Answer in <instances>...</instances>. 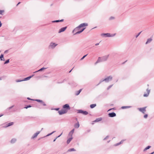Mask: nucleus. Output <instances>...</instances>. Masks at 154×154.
<instances>
[{
    "mask_svg": "<svg viewBox=\"0 0 154 154\" xmlns=\"http://www.w3.org/2000/svg\"><path fill=\"white\" fill-rule=\"evenodd\" d=\"M102 119V118H99L97 119L94 122H97L101 121Z\"/></svg>",
    "mask_w": 154,
    "mask_h": 154,
    "instance_id": "dca6fc26",
    "label": "nucleus"
},
{
    "mask_svg": "<svg viewBox=\"0 0 154 154\" xmlns=\"http://www.w3.org/2000/svg\"><path fill=\"white\" fill-rule=\"evenodd\" d=\"M35 100L36 101L38 102H40L41 103L42 102V101H43L42 100H39V99H36Z\"/></svg>",
    "mask_w": 154,
    "mask_h": 154,
    "instance_id": "7c9ffc66",
    "label": "nucleus"
},
{
    "mask_svg": "<svg viewBox=\"0 0 154 154\" xmlns=\"http://www.w3.org/2000/svg\"><path fill=\"white\" fill-rule=\"evenodd\" d=\"M34 75L33 74V75H30L27 77L24 78L23 79V81H25L29 80L32 77H33Z\"/></svg>",
    "mask_w": 154,
    "mask_h": 154,
    "instance_id": "ddd939ff",
    "label": "nucleus"
},
{
    "mask_svg": "<svg viewBox=\"0 0 154 154\" xmlns=\"http://www.w3.org/2000/svg\"><path fill=\"white\" fill-rule=\"evenodd\" d=\"M46 68H44V67H43L41 68V69H39V70H38L34 72V73H35L36 72H39V71H42L43 70L45 69H46Z\"/></svg>",
    "mask_w": 154,
    "mask_h": 154,
    "instance_id": "f3484780",
    "label": "nucleus"
},
{
    "mask_svg": "<svg viewBox=\"0 0 154 154\" xmlns=\"http://www.w3.org/2000/svg\"><path fill=\"white\" fill-rule=\"evenodd\" d=\"M112 109H109V110L108 111H110V110H112Z\"/></svg>",
    "mask_w": 154,
    "mask_h": 154,
    "instance_id": "e2e57ef3",
    "label": "nucleus"
},
{
    "mask_svg": "<svg viewBox=\"0 0 154 154\" xmlns=\"http://www.w3.org/2000/svg\"><path fill=\"white\" fill-rule=\"evenodd\" d=\"M57 138V137H56L53 140L54 142L55 141L56 139Z\"/></svg>",
    "mask_w": 154,
    "mask_h": 154,
    "instance_id": "13d9d810",
    "label": "nucleus"
},
{
    "mask_svg": "<svg viewBox=\"0 0 154 154\" xmlns=\"http://www.w3.org/2000/svg\"><path fill=\"white\" fill-rule=\"evenodd\" d=\"M44 106H46V104L44 103V102L43 101H42V102L41 103Z\"/></svg>",
    "mask_w": 154,
    "mask_h": 154,
    "instance_id": "37998d69",
    "label": "nucleus"
},
{
    "mask_svg": "<svg viewBox=\"0 0 154 154\" xmlns=\"http://www.w3.org/2000/svg\"><path fill=\"white\" fill-rule=\"evenodd\" d=\"M146 107H145L143 108H138V109L140 111L142 112L144 114L146 111Z\"/></svg>",
    "mask_w": 154,
    "mask_h": 154,
    "instance_id": "0eeeda50",
    "label": "nucleus"
},
{
    "mask_svg": "<svg viewBox=\"0 0 154 154\" xmlns=\"http://www.w3.org/2000/svg\"><path fill=\"white\" fill-rule=\"evenodd\" d=\"M112 109H115V108H112Z\"/></svg>",
    "mask_w": 154,
    "mask_h": 154,
    "instance_id": "338daca9",
    "label": "nucleus"
},
{
    "mask_svg": "<svg viewBox=\"0 0 154 154\" xmlns=\"http://www.w3.org/2000/svg\"><path fill=\"white\" fill-rule=\"evenodd\" d=\"M88 54H87L84 56L81 59V60H83L87 55Z\"/></svg>",
    "mask_w": 154,
    "mask_h": 154,
    "instance_id": "58836bf2",
    "label": "nucleus"
},
{
    "mask_svg": "<svg viewBox=\"0 0 154 154\" xmlns=\"http://www.w3.org/2000/svg\"><path fill=\"white\" fill-rule=\"evenodd\" d=\"M148 117V115L147 114H145L144 116V118L145 119H146Z\"/></svg>",
    "mask_w": 154,
    "mask_h": 154,
    "instance_id": "a18cd8bd",
    "label": "nucleus"
},
{
    "mask_svg": "<svg viewBox=\"0 0 154 154\" xmlns=\"http://www.w3.org/2000/svg\"><path fill=\"white\" fill-rule=\"evenodd\" d=\"M78 113H81L83 114V111L82 110H78Z\"/></svg>",
    "mask_w": 154,
    "mask_h": 154,
    "instance_id": "cd10ccee",
    "label": "nucleus"
},
{
    "mask_svg": "<svg viewBox=\"0 0 154 154\" xmlns=\"http://www.w3.org/2000/svg\"><path fill=\"white\" fill-rule=\"evenodd\" d=\"M110 141V140H109V141H108L107 142H108V143H109V142Z\"/></svg>",
    "mask_w": 154,
    "mask_h": 154,
    "instance_id": "69168bd1",
    "label": "nucleus"
},
{
    "mask_svg": "<svg viewBox=\"0 0 154 154\" xmlns=\"http://www.w3.org/2000/svg\"><path fill=\"white\" fill-rule=\"evenodd\" d=\"M58 112L60 115H61L64 114H65L67 112V111L63 109H61L60 111H59Z\"/></svg>",
    "mask_w": 154,
    "mask_h": 154,
    "instance_id": "423d86ee",
    "label": "nucleus"
},
{
    "mask_svg": "<svg viewBox=\"0 0 154 154\" xmlns=\"http://www.w3.org/2000/svg\"><path fill=\"white\" fill-rule=\"evenodd\" d=\"M152 38L150 37V38L147 39L146 42V44L150 43L152 41Z\"/></svg>",
    "mask_w": 154,
    "mask_h": 154,
    "instance_id": "4468645a",
    "label": "nucleus"
},
{
    "mask_svg": "<svg viewBox=\"0 0 154 154\" xmlns=\"http://www.w3.org/2000/svg\"><path fill=\"white\" fill-rule=\"evenodd\" d=\"M69 151H75V150L74 148H71L70 149Z\"/></svg>",
    "mask_w": 154,
    "mask_h": 154,
    "instance_id": "e433bc0d",
    "label": "nucleus"
},
{
    "mask_svg": "<svg viewBox=\"0 0 154 154\" xmlns=\"http://www.w3.org/2000/svg\"><path fill=\"white\" fill-rule=\"evenodd\" d=\"M59 108H57L55 109L57 111H58L59 110Z\"/></svg>",
    "mask_w": 154,
    "mask_h": 154,
    "instance_id": "864d4df0",
    "label": "nucleus"
},
{
    "mask_svg": "<svg viewBox=\"0 0 154 154\" xmlns=\"http://www.w3.org/2000/svg\"><path fill=\"white\" fill-rule=\"evenodd\" d=\"M14 106L13 105L11 107H8L6 109V110L7 111H9L10 109H11V108H12L13 107H14Z\"/></svg>",
    "mask_w": 154,
    "mask_h": 154,
    "instance_id": "a878e982",
    "label": "nucleus"
},
{
    "mask_svg": "<svg viewBox=\"0 0 154 154\" xmlns=\"http://www.w3.org/2000/svg\"><path fill=\"white\" fill-rule=\"evenodd\" d=\"M72 69L71 70H70V71H69V73H70V72H71V71L72 70Z\"/></svg>",
    "mask_w": 154,
    "mask_h": 154,
    "instance_id": "680f3d73",
    "label": "nucleus"
},
{
    "mask_svg": "<svg viewBox=\"0 0 154 154\" xmlns=\"http://www.w3.org/2000/svg\"><path fill=\"white\" fill-rule=\"evenodd\" d=\"M151 147V146H148L147 147H146V148H145L143 150V151H145L146 150L149 149Z\"/></svg>",
    "mask_w": 154,
    "mask_h": 154,
    "instance_id": "b1692460",
    "label": "nucleus"
},
{
    "mask_svg": "<svg viewBox=\"0 0 154 154\" xmlns=\"http://www.w3.org/2000/svg\"><path fill=\"white\" fill-rule=\"evenodd\" d=\"M116 35V34H110L109 33H102L101 34V36H105L107 37H113L114 36Z\"/></svg>",
    "mask_w": 154,
    "mask_h": 154,
    "instance_id": "20e7f679",
    "label": "nucleus"
},
{
    "mask_svg": "<svg viewBox=\"0 0 154 154\" xmlns=\"http://www.w3.org/2000/svg\"><path fill=\"white\" fill-rule=\"evenodd\" d=\"M31 107V105H29L27 106H26L25 107H24V108L27 109L28 108Z\"/></svg>",
    "mask_w": 154,
    "mask_h": 154,
    "instance_id": "f704fd0d",
    "label": "nucleus"
},
{
    "mask_svg": "<svg viewBox=\"0 0 154 154\" xmlns=\"http://www.w3.org/2000/svg\"><path fill=\"white\" fill-rule=\"evenodd\" d=\"M4 55L3 54H2L0 56V59L1 60H5L4 58H3Z\"/></svg>",
    "mask_w": 154,
    "mask_h": 154,
    "instance_id": "4be33fe9",
    "label": "nucleus"
},
{
    "mask_svg": "<svg viewBox=\"0 0 154 154\" xmlns=\"http://www.w3.org/2000/svg\"><path fill=\"white\" fill-rule=\"evenodd\" d=\"M104 81V79H102L101 80H100L99 83L98 84V85L101 83L102 82Z\"/></svg>",
    "mask_w": 154,
    "mask_h": 154,
    "instance_id": "c03bdc74",
    "label": "nucleus"
},
{
    "mask_svg": "<svg viewBox=\"0 0 154 154\" xmlns=\"http://www.w3.org/2000/svg\"><path fill=\"white\" fill-rule=\"evenodd\" d=\"M63 108L68 112V110L70 109V107L68 104H65L63 106Z\"/></svg>",
    "mask_w": 154,
    "mask_h": 154,
    "instance_id": "7ed1b4c3",
    "label": "nucleus"
},
{
    "mask_svg": "<svg viewBox=\"0 0 154 154\" xmlns=\"http://www.w3.org/2000/svg\"><path fill=\"white\" fill-rule=\"evenodd\" d=\"M59 22V20H54L52 21V22L53 23H57Z\"/></svg>",
    "mask_w": 154,
    "mask_h": 154,
    "instance_id": "4c0bfd02",
    "label": "nucleus"
},
{
    "mask_svg": "<svg viewBox=\"0 0 154 154\" xmlns=\"http://www.w3.org/2000/svg\"><path fill=\"white\" fill-rule=\"evenodd\" d=\"M17 140L15 138H13L11 139V143H14Z\"/></svg>",
    "mask_w": 154,
    "mask_h": 154,
    "instance_id": "a211bd4d",
    "label": "nucleus"
},
{
    "mask_svg": "<svg viewBox=\"0 0 154 154\" xmlns=\"http://www.w3.org/2000/svg\"><path fill=\"white\" fill-rule=\"evenodd\" d=\"M99 43H97L96 44H95V45L96 46H97V45H99Z\"/></svg>",
    "mask_w": 154,
    "mask_h": 154,
    "instance_id": "5fc2aeb1",
    "label": "nucleus"
},
{
    "mask_svg": "<svg viewBox=\"0 0 154 154\" xmlns=\"http://www.w3.org/2000/svg\"><path fill=\"white\" fill-rule=\"evenodd\" d=\"M88 114V112L86 111H83V114L84 115H87Z\"/></svg>",
    "mask_w": 154,
    "mask_h": 154,
    "instance_id": "c756f323",
    "label": "nucleus"
},
{
    "mask_svg": "<svg viewBox=\"0 0 154 154\" xmlns=\"http://www.w3.org/2000/svg\"><path fill=\"white\" fill-rule=\"evenodd\" d=\"M114 17H110L109 20H111L114 19Z\"/></svg>",
    "mask_w": 154,
    "mask_h": 154,
    "instance_id": "09e8293b",
    "label": "nucleus"
},
{
    "mask_svg": "<svg viewBox=\"0 0 154 154\" xmlns=\"http://www.w3.org/2000/svg\"><path fill=\"white\" fill-rule=\"evenodd\" d=\"M141 31L140 32H139L137 35L136 36V37L137 38L139 35H140V34L141 33Z\"/></svg>",
    "mask_w": 154,
    "mask_h": 154,
    "instance_id": "79ce46f5",
    "label": "nucleus"
},
{
    "mask_svg": "<svg viewBox=\"0 0 154 154\" xmlns=\"http://www.w3.org/2000/svg\"><path fill=\"white\" fill-rule=\"evenodd\" d=\"M55 132V131H54L52 132V133L48 134L46 136H50V135H51L53 133H54Z\"/></svg>",
    "mask_w": 154,
    "mask_h": 154,
    "instance_id": "ea45409f",
    "label": "nucleus"
},
{
    "mask_svg": "<svg viewBox=\"0 0 154 154\" xmlns=\"http://www.w3.org/2000/svg\"><path fill=\"white\" fill-rule=\"evenodd\" d=\"M85 28H84L83 29H82L81 31V32H82L84 30V29H85Z\"/></svg>",
    "mask_w": 154,
    "mask_h": 154,
    "instance_id": "8fccbe9b",
    "label": "nucleus"
},
{
    "mask_svg": "<svg viewBox=\"0 0 154 154\" xmlns=\"http://www.w3.org/2000/svg\"><path fill=\"white\" fill-rule=\"evenodd\" d=\"M40 131H38L37 132H36V133L34 134L33 135L32 137V139H33L35 138L40 133Z\"/></svg>",
    "mask_w": 154,
    "mask_h": 154,
    "instance_id": "9b49d317",
    "label": "nucleus"
},
{
    "mask_svg": "<svg viewBox=\"0 0 154 154\" xmlns=\"http://www.w3.org/2000/svg\"><path fill=\"white\" fill-rule=\"evenodd\" d=\"M74 127L75 128H78L79 127V124L78 122L76 123H75L74 125Z\"/></svg>",
    "mask_w": 154,
    "mask_h": 154,
    "instance_id": "2eb2a0df",
    "label": "nucleus"
},
{
    "mask_svg": "<svg viewBox=\"0 0 154 154\" xmlns=\"http://www.w3.org/2000/svg\"><path fill=\"white\" fill-rule=\"evenodd\" d=\"M27 99L29 100H33L30 99L29 97H27Z\"/></svg>",
    "mask_w": 154,
    "mask_h": 154,
    "instance_id": "603ef678",
    "label": "nucleus"
},
{
    "mask_svg": "<svg viewBox=\"0 0 154 154\" xmlns=\"http://www.w3.org/2000/svg\"><path fill=\"white\" fill-rule=\"evenodd\" d=\"M154 153V152H153L152 153H150V154H153Z\"/></svg>",
    "mask_w": 154,
    "mask_h": 154,
    "instance_id": "052dcab7",
    "label": "nucleus"
},
{
    "mask_svg": "<svg viewBox=\"0 0 154 154\" xmlns=\"http://www.w3.org/2000/svg\"><path fill=\"white\" fill-rule=\"evenodd\" d=\"M96 106V104H92L90 105V107L92 109L95 107Z\"/></svg>",
    "mask_w": 154,
    "mask_h": 154,
    "instance_id": "412c9836",
    "label": "nucleus"
},
{
    "mask_svg": "<svg viewBox=\"0 0 154 154\" xmlns=\"http://www.w3.org/2000/svg\"><path fill=\"white\" fill-rule=\"evenodd\" d=\"M81 32H82L81 30L79 31H78L75 34H74V35L79 34H80V33H81Z\"/></svg>",
    "mask_w": 154,
    "mask_h": 154,
    "instance_id": "2f4dec72",
    "label": "nucleus"
},
{
    "mask_svg": "<svg viewBox=\"0 0 154 154\" xmlns=\"http://www.w3.org/2000/svg\"><path fill=\"white\" fill-rule=\"evenodd\" d=\"M23 81V80H16V82H22V81Z\"/></svg>",
    "mask_w": 154,
    "mask_h": 154,
    "instance_id": "c9c22d12",
    "label": "nucleus"
},
{
    "mask_svg": "<svg viewBox=\"0 0 154 154\" xmlns=\"http://www.w3.org/2000/svg\"><path fill=\"white\" fill-rule=\"evenodd\" d=\"M131 106H122L121 107V108L122 109H126V108H130Z\"/></svg>",
    "mask_w": 154,
    "mask_h": 154,
    "instance_id": "393cba45",
    "label": "nucleus"
},
{
    "mask_svg": "<svg viewBox=\"0 0 154 154\" xmlns=\"http://www.w3.org/2000/svg\"><path fill=\"white\" fill-rule=\"evenodd\" d=\"M109 137V136H107L103 140H106V139H107Z\"/></svg>",
    "mask_w": 154,
    "mask_h": 154,
    "instance_id": "de8ad7c7",
    "label": "nucleus"
},
{
    "mask_svg": "<svg viewBox=\"0 0 154 154\" xmlns=\"http://www.w3.org/2000/svg\"><path fill=\"white\" fill-rule=\"evenodd\" d=\"M57 45V44H56L55 43L51 42L50 44L49 47L53 49Z\"/></svg>",
    "mask_w": 154,
    "mask_h": 154,
    "instance_id": "6e6552de",
    "label": "nucleus"
},
{
    "mask_svg": "<svg viewBox=\"0 0 154 154\" xmlns=\"http://www.w3.org/2000/svg\"><path fill=\"white\" fill-rule=\"evenodd\" d=\"M74 129H73L70 131V132H71V133L73 134L74 131Z\"/></svg>",
    "mask_w": 154,
    "mask_h": 154,
    "instance_id": "49530a36",
    "label": "nucleus"
},
{
    "mask_svg": "<svg viewBox=\"0 0 154 154\" xmlns=\"http://www.w3.org/2000/svg\"><path fill=\"white\" fill-rule=\"evenodd\" d=\"M13 124H14V123L13 122H11L9 123L7 125V126L6 127H8L10 126H11V125H13Z\"/></svg>",
    "mask_w": 154,
    "mask_h": 154,
    "instance_id": "5701e85b",
    "label": "nucleus"
},
{
    "mask_svg": "<svg viewBox=\"0 0 154 154\" xmlns=\"http://www.w3.org/2000/svg\"><path fill=\"white\" fill-rule=\"evenodd\" d=\"M73 134H72V133H71V132H70L69 134L68 135L70 137H72V136Z\"/></svg>",
    "mask_w": 154,
    "mask_h": 154,
    "instance_id": "473e14b6",
    "label": "nucleus"
},
{
    "mask_svg": "<svg viewBox=\"0 0 154 154\" xmlns=\"http://www.w3.org/2000/svg\"><path fill=\"white\" fill-rule=\"evenodd\" d=\"M109 57V55L104 56L102 57H99L97 61L95 63V64L96 65L99 63L106 61L107 60Z\"/></svg>",
    "mask_w": 154,
    "mask_h": 154,
    "instance_id": "f257e3e1",
    "label": "nucleus"
},
{
    "mask_svg": "<svg viewBox=\"0 0 154 154\" xmlns=\"http://www.w3.org/2000/svg\"><path fill=\"white\" fill-rule=\"evenodd\" d=\"M112 79V77L111 76H109L107 78L104 79V81L106 82H108L109 81H111Z\"/></svg>",
    "mask_w": 154,
    "mask_h": 154,
    "instance_id": "39448f33",
    "label": "nucleus"
},
{
    "mask_svg": "<svg viewBox=\"0 0 154 154\" xmlns=\"http://www.w3.org/2000/svg\"><path fill=\"white\" fill-rule=\"evenodd\" d=\"M4 12V10H0V14L2 15H3V13Z\"/></svg>",
    "mask_w": 154,
    "mask_h": 154,
    "instance_id": "c85d7f7f",
    "label": "nucleus"
},
{
    "mask_svg": "<svg viewBox=\"0 0 154 154\" xmlns=\"http://www.w3.org/2000/svg\"><path fill=\"white\" fill-rule=\"evenodd\" d=\"M64 20L63 19H62L60 20H59V22H62Z\"/></svg>",
    "mask_w": 154,
    "mask_h": 154,
    "instance_id": "3c124183",
    "label": "nucleus"
},
{
    "mask_svg": "<svg viewBox=\"0 0 154 154\" xmlns=\"http://www.w3.org/2000/svg\"><path fill=\"white\" fill-rule=\"evenodd\" d=\"M43 129V128H42L41 129V130H42Z\"/></svg>",
    "mask_w": 154,
    "mask_h": 154,
    "instance_id": "774afa93",
    "label": "nucleus"
},
{
    "mask_svg": "<svg viewBox=\"0 0 154 154\" xmlns=\"http://www.w3.org/2000/svg\"><path fill=\"white\" fill-rule=\"evenodd\" d=\"M88 26V24L86 23H84L80 24L73 31V32L77 31L81 27H83Z\"/></svg>",
    "mask_w": 154,
    "mask_h": 154,
    "instance_id": "f03ea898",
    "label": "nucleus"
},
{
    "mask_svg": "<svg viewBox=\"0 0 154 154\" xmlns=\"http://www.w3.org/2000/svg\"><path fill=\"white\" fill-rule=\"evenodd\" d=\"M82 90V89H81L78 91H77L76 92L75 95H79L80 92Z\"/></svg>",
    "mask_w": 154,
    "mask_h": 154,
    "instance_id": "aec40b11",
    "label": "nucleus"
},
{
    "mask_svg": "<svg viewBox=\"0 0 154 154\" xmlns=\"http://www.w3.org/2000/svg\"><path fill=\"white\" fill-rule=\"evenodd\" d=\"M2 25V23H1V21H0V27Z\"/></svg>",
    "mask_w": 154,
    "mask_h": 154,
    "instance_id": "6e6d98bb",
    "label": "nucleus"
},
{
    "mask_svg": "<svg viewBox=\"0 0 154 154\" xmlns=\"http://www.w3.org/2000/svg\"><path fill=\"white\" fill-rule=\"evenodd\" d=\"M20 3V2H19L17 5V6Z\"/></svg>",
    "mask_w": 154,
    "mask_h": 154,
    "instance_id": "bf43d9fd",
    "label": "nucleus"
},
{
    "mask_svg": "<svg viewBox=\"0 0 154 154\" xmlns=\"http://www.w3.org/2000/svg\"><path fill=\"white\" fill-rule=\"evenodd\" d=\"M123 142V140H121L120 142L116 144H115V146H118V145H119V144H121V143H122Z\"/></svg>",
    "mask_w": 154,
    "mask_h": 154,
    "instance_id": "bb28decb",
    "label": "nucleus"
},
{
    "mask_svg": "<svg viewBox=\"0 0 154 154\" xmlns=\"http://www.w3.org/2000/svg\"><path fill=\"white\" fill-rule=\"evenodd\" d=\"M66 28H67L66 26L61 28L59 30L58 33H60L62 32H64L66 29Z\"/></svg>",
    "mask_w": 154,
    "mask_h": 154,
    "instance_id": "9d476101",
    "label": "nucleus"
},
{
    "mask_svg": "<svg viewBox=\"0 0 154 154\" xmlns=\"http://www.w3.org/2000/svg\"><path fill=\"white\" fill-rule=\"evenodd\" d=\"M147 94H144L143 95V96L144 97H148L149 95L150 92V90H149L148 88L146 89Z\"/></svg>",
    "mask_w": 154,
    "mask_h": 154,
    "instance_id": "f8f14e48",
    "label": "nucleus"
},
{
    "mask_svg": "<svg viewBox=\"0 0 154 154\" xmlns=\"http://www.w3.org/2000/svg\"><path fill=\"white\" fill-rule=\"evenodd\" d=\"M62 134V133L60 135H59V136L57 137V138L58 137H59Z\"/></svg>",
    "mask_w": 154,
    "mask_h": 154,
    "instance_id": "4d7b16f0",
    "label": "nucleus"
},
{
    "mask_svg": "<svg viewBox=\"0 0 154 154\" xmlns=\"http://www.w3.org/2000/svg\"><path fill=\"white\" fill-rule=\"evenodd\" d=\"M3 116V115H0V117H1V116Z\"/></svg>",
    "mask_w": 154,
    "mask_h": 154,
    "instance_id": "0e129e2a",
    "label": "nucleus"
},
{
    "mask_svg": "<svg viewBox=\"0 0 154 154\" xmlns=\"http://www.w3.org/2000/svg\"><path fill=\"white\" fill-rule=\"evenodd\" d=\"M9 62V60L8 59L5 61V62L4 63V64H6L8 63Z\"/></svg>",
    "mask_w": 154,
    "mask_h": 154,
    "instance_id": "72a5a7b5",
    "label": "nucleus"
},
{
    "mask_svg": "<svg viewBox=\"0 0 154 154\" xmlns=\"http://www.w3.org/2000/svg\"><path fill=\"white\" fill-rule=\"evenodd\" d=\"M116 114L114 112L110 113L108 114L109 116L111 117H115L116 116Z\"/></svg>",
    "mask_w": 154,
    "mask_h": 154,
    "instance_id": "1a4fd4ad",
    "label": "nucleus"
},
{
    "mask_svg": "<svg viewBox=\"0 0 154 154\" xmlns=\"http://www.w3.org/2000/svg\"><path fill=\"white\" fill-rule=\"evenodd\" d=\"M112 85H110L107 88V90H109L112 87Z\"/></svg>",
    "mask_w": 154,
    "mask_h": 154,
    "instance_id": "a19ab883",
    "label": "nucleus"
},
{
    "mask_svg": "<svg viewBox=\"0 0 154 154\" xmlns=\"http://www.w3.org/2000/svg\"><path fill=\"white\" fill-rule=\"evenodd\" d=\"M73 139L72 137H70V138H69L68 139L67 141V144H69Z\"/></svg>",
    "mask_w": 154,
    "mask_h": 154,
    "instance_id": "6ab92c4d",
    "label": "nucleus"
}]
</instances>
